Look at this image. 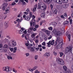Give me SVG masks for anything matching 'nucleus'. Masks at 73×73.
Returning <instances> with one entry per match:
<instances>
[{"instance_id": "f257e3e1", "label": "nucleus", "mask_w": 73, "mask_h": 73, "mask_svg": "<svg viewBox=\"0 0 73 73\" xmlns=\"http://www.w3.org/2000/svg\"><path fill=\"white\" fill-rule=\"evenodd\" d=\"M59 39H60V37H58L57 38L56 40V43L57 44V42H58L59 44V45H58V48H61L62 47V44H63V42H62V40H59Z\"/></svg>"}, {"instance_id": "f03ea898", "label": "nucleus", "mask_w": 73, "mask_h": 73, "mask_svg": "<svg viewBox=\"0 0 73 73\" xmlns=\"http://www.w3.org/2000/svg\"><path fill=\"white\" fill-rule=\"evenodd\" d=\"M56 62L58 64L61 65H65V62L62 59L58 58L56 59Z\"/></svg>"}, {"instance_id": "7ed1b4c3", "label": "nucleus", "mask_w": 73, "mask_h": 73, "mask_svg": "<svg viewBox=\"0 0 73 73\" xmlns=\"http://www.w3.org/2000/svg\"><path fill=\"white\" fill-rule=\"evenodd\" d=\"M54 44V40H52V41H49L48 43H47V44L48 45L47 46L48 47H50V45H53Z\"/></svg>"}, {"instance_id": "20e7f679", "label": "nucleus", "mask_w": 73, "mask_h": 73, "mask_svg": "<svg viewBox=\"0 0 73 73\" xmlns=\"http://www.w3.org/2000/svg\"><path fill=\"white\" fill-rule=\"evenodd\" d=\"M52 32L54 33V34H56L58 36H61V33L59 31L57 32L55 29H54L53 30Z\"/></svg>"}, {"instance_id": "39448f33", "label": "nucleus", "mask_w": 73, "mask_h": 73, "mask_svg": "<svg viewBox=\"0 0 73 73\" xmlns=\"http://www.w3.org/2000/svg\"><path fill=\"white\" fill-rule=\"evenodd\" d=\"M71 50H72V47L70 46H68L66 48V52L68 53V52H71Z\"/></svg>"}, {"instance_id": "423d86ee", "label": "nucleus", "mask_w": 73, "mask_h": 73, "mask_svg": "<svg viewBox=\"0 0 73 73\" xmlns=\"http://www.w3.org/2000/svg\"><path fill=\"white\" fill-rule=\"evenodd\" d=\"M46 9V6L44 4L42 5L41 8H40V10H42V11H45Z\"/></svg>"}, {"instance_id": "0eeeda50", "label": "nucleus", "mask_w": 73, "mask_h": 73, "mask_svg": "<svg viewBox=\"0 0 73 73\" xmlns=\"http://www.w3.org/2000/svg\"><path fill=\"white\" fill-rule=\"evenodd\" d=\"M54 1L59 4H62V0H54Z\"/></svg>"}, {"instance_id": "6e6552de", "label": "nucleus", "mask_w": 73, "mask_h": 73, "mask_svg": "<svg viewBox=\"0 0 73 73\" xmlns=\"http://www.w3.org/2000/svg\"><path fill=\"white\" fill-rule=\"evenodd\" d=\"M44 57H49V56H50V52H48L44 54Z\"/></svg>"}, {"instance_id": "1a4fd4ad", "label": "nucleus", "mask_w": 73, "mask_h": 73, "mask_svg": "<svg viewBox=\"0 0 73 73\" xmlns=\"http://www.w3.org/2000/svg\"><path fill=\"white\" fill-rule=\"evenodd\" d=\"M7 72H11V71L12 70V68L10 67L7 66Z\"/></svg>"}, {"instance_id": "9d476101", "label": "nucleus", "mask_w": 73, "mask_h": 73, "mask_svg": "<svg viewBox=\"0 0 73 73\" xmlns=\"http://www.w3.org/2000/svg\"><path fill=\"white\" fill-rule=\"evenodd\" d=\"M44 1L46 3H47L48 4H49L51 2L52 0H44Z\"/></svg>"}, {"instance_id": "9b49d317", "label": "nucleus", "mask_w": 73, "mask_h": 73, "mask_svg": "<svg viewBox=\"0 0 73 73\" xmlns=\"http://www.w3.org/2000/svg\"><path fill=\"white\" fill-rule=\"evenodd\" d=\"M66 36H68V38L69 39V41H70V36L71 35L70 34H69L68 35V33H66Z\"/></svg>"}, {"instance_id": "f8f14e48", "label": "nucleus", "mask_w": 73, "mask_h": 73, "mask_svg": "<svg viewBox=\"0 0 73 73\" xmlns=\"http://www.w3.org/2000/svg\"><path fill=\"white\" fill-rule=\"evenodd\" d=\"M31 17H30L29 16H27L25 18V20H27V21H29V20L31 19Z\"/></svg>"}, {"instance_id": "ddd939ff", "label": "nucleus", "mask_w": 73, "mask_h": 73, "mask_svg": "<svg viewBox=\"0 0 73 73\" xmlns=\"http://www.w3.org/2000/svg\"><path fill=\"white\" fill-rule=\"evenodd\" d=\"M12 45L13 46H16V43L14 40H13L12 42Z\"/></svg>"}, {"instance_id": "4468645a", "label": "nucleus", "mask_w": 73, "mask_h": 73, "mask_svg": "<svg viewBox=\"0 0 73 73\" xmlns=\"http://www.w3.org/2000/svg\"><path fill=\"white\" fill-rule=\"evenodd\" d=\"M35 21H33V22H31L30 24L31 27L33 25V26H35V25H36V23H35Z\"/></svg>"}, {"instance_id": "2eb2a0df", "label": "nucleus", "mask_w": 73, "mask_h": 73, "mask_svg": "<svg viewBox=\"0 0 73 73\" xmlns=\"http://www.w3.org/2000/svg\"><path fill=\"white\" fill-rule=\"evenodd\" d=\"M36 35H37V33H34L31 35V37L32 38H34V39H35V36H36Z\"/></svg>"}, {"instance_id": "dca6fc26", "label": "nucleus", "mask_w": 73, "mask_h": 73, "mask_svg": "<svg viewBox=\"0 0 73 73\" xmlns=\"http://www.w3.org/2000/svg\"><path fill=\"white\" fill-rule=\"evenodd\" d=\"M53 12L55 14H57V10L55 9H54L53 11Z\"/></svg>"}, {"instance_id": "f3484780", "label": "nucleus", "mask_w": 73, "mask_h": 73, "mask_svg": "<svg viewBox=\"0 0 73 73\" xmlns=\"http://www.w3.org/2000/svg\"><path fill=\"white\" fill-rule=\"evenodd\" d=\"M43 37L45 41H47V36L46 35H44Z\"/></svg>"}, {"instance_id": "a211bd4d", "label": "nucleus", "mask_w": 73, "mask_h": 73, "mask_svg": "<svg viewBox=\"0 0 73 73\" xmlns=\"http://www.w3.org/2000/svg\"><path fill=\"white\" fill-rule=\"evenodd\" d=\"M32 17L33 19L31 20V22H33V21H36V20L34 19H35V15H33Z\"/></svg>"}, {"instance_id": "6ab92c4d", "label": "nucleus", "mask_w": 73, "mask_h": 73, "mask_svg": "<svg viewBox=\"0 0 73 73\" xmlns=\"http://www.w3.org/2000/svg\"><path fill=\"white\" fill-rule=\"evenodd\" d=\"M22 37L23 38L25 37V38L26 40H28V38H27V35H25V34H23L22 36Z\"/></svg>"}, {"instance_id": "aec40b11", "label": "nucleus", "mask_w": 73, "mask_h": 73, "mask_svg": "<svg viewBox=\"0 0 73 73\" xmlns=\"http://www.w3.org/2000/svg\"><path fill=\"white\" fill-rule=\"evenodd\" d=\"M38 8H37L38 9H40L42 5H41L40 3H38Z\"/></svg>"}, {"instance_id": "412c9836", "label": "nucleus", "mask_w": 73, "mask_h": 73, "mask_svg": "<svg viewBox=\"0 0 73 73\" xmlns=\"http://www.w3.org/2000/svg\"><path fill=\"white\" fill-rule=\"evenodd\" d=\"M7 67H4L3 68V71H5L7 72Z\"/></svg>"}, {"instance_id": "4be33fe9", "label": "nucleus", "mask_w": 73, "mask_h": 73, "mask_svg": "<svg viewBox=\"0 0 73 73\" xmlns=\"http://www.w3.org/2000/svg\"><path fill=\"white\" fill-rule=\"evenodd\" d=\"M5 27L6 28H7L8 27V24L7 22H6L5 23Z\"/></svg>"}, {"instance_id": "5701e85b", "label": "nucleus", "mask_w": 73, "mask_h": 73, "mask_svg": "<svg viewBox=\"0 0 73 73\" xmlns=\"http://www.w3.org/2000/svg\"><path fill=\"white\" fill-rule=\"evenodd\" d=\"M45 32L46 33L47 35H49V34H50V31H49L47 30L45 31Z\"/></svg>"}, {"instance_id": "b1692460", "label": "nucleus", "mask_w": 73, "mask_h": 73, "mask_svg": "<svg viewBox=\"0 0 73 73\" xmlns=\"http://www.w3.org/2000/svg\"><path fill=\"white\" fill-rule=\"evenodd\" d=\"M63 69L64 70H65V71H66L67 69H68L67 67H66V66H63Z\"/></svg>"}, {"instance_id": "393cba45", "label": "nucleus", "mask_w": 73, "mask_h": 73, "mask_svg": "<svg viewBox=\"0 0 73 73\" xmlns=\"http://www.w3.org/2000/svg\"><path fill=\"white\" fill-rule=\"evenodd\" d=\"M45 13H42L41 14V17H42V18H43L44 17H45Z\"/></svg>"}, {"instance_id": "a878e982", "label": "nucleus", "mask_w": 73, "mask_h": 73, "mask_svg": "<svg viewBox=\"0 0 73 73\" xmlns=\"http://www.w3.org/2000/svg\"><path fill=\"white\" fill-rule=\"evenodd\" d=\"M30 51H31V53H33V52H35V49L31 47L30 49Z\"/></svg>"}, {"instance_id": "bb28decb", "label": "nucleus", "mask_w": 73, "mask_h": 73, "mask_svg": "<svg viewBox=\"0 0 73 73\" xmlns=\"http://www.w3.org/2000/svg\"><path fill=\"white\" fill-rule=\"evenodd\" d=\"M23 32H24V31H23L22 30H20V31H19L18 32V33L19 34H22L23 33Z\"/></svg>"}, {"instance_id": "cd10ccee", "label": "nucleus", "mask_w": 73, "mask_h": 73, "mask_svg": "<svg viewBox=\"0 0 73 73\" xmlns=\"http://www.w3.org/2000/svg\"><path fill=\"white\" fill-rule=\"evenodd\" d=\"M7 59H8V60H10H10H11V59H12V56H7Z\"/></svg>"}, {"instance_id": "c85d7f7f", "label": "nucleus", "mask_w": 73, "mask_h": 73, "mask_svg": "<svg viewBox=\"0 0 73 73\" xmlns=\"http://www.w3.org/2000/svg\"><path fill=\"white\" fill-rule=\"evenodd\" d=\"M4 48L5 49H7L8 48V46L7 44H5L4 45Z\"/></svg>"}, {"instance_id": "c756f323", "label": "nucleus", "mask_w": 73, "mask_h": 73, "mask_svg": "<svg viewBox=\"0 0 73 73\" xmlns=\"http://www.w3.org/2000/svg\"><path fill=\"white\" fill-rule=\"evenodd\" d=\"M14 50L13 51V53H16V50H17V48L16 47H15L14 48Z\"/></svg>"}, {"instance_id": "7c9ffc66", "label": "nucleus", "mask_w": 73, "mask_h": 73, "mask_svg": "<svg viewBox=\"0 0 73 73\" xmlns=\"http://www.w3.org/2000/svg\"><path fill=\"white\" fill-rule=\"evenodd\" d=\"M38 55H36L34 57V58L35 60H37L38 59Z\"/></svg>"}, {"instance_id": "2f4dec72", "label": "nucleus", "mask_w": 73, "mask_h": 73, "mask_svg": "<svg viewBox=\"0 0 73 73\" xmlns=\"http://www.w3.org/2000/svg\"><path fill=\"white\" fill-rule=\"evenodd\" d=\"M8 4L7 3H5L3 4V7H7Z\"/></svg>"}, {"instance_id": "473e14b6", "label": "nucleus", "mask_w": 73, "mask_h": 73, "mask_svg": "<svg viewBox=\"0 0 73 73\" xmlns=\"http://www.w3.org/2000/svg\"><path fill=\"white\" fill-rule=\"evenodd\" d=\"M37 68H38V67L37 66H35L33 68V70H36L37 69Z\"/></svg>"}, {"instance_id": "72a5a7b5", "label": "nucleus", "mask_w": 73, "mask_h": 73, "mask_svg": "<svg viewBox=\"0 0 73 73\" xmlns=\"http://www.w3.org/2000/svg\"><path fill=\"white\" fill-rule=\"evenodd\" d=\"M9 49L10 51H11V52H12L13 51V50H14V48L13 49V48H10Z\"/></svg>"}, {"instance_id": "f704fd0d", "label": "nucleus", "mask_w": 73, "mask_h": 73, "mask_svg": "<svg viewBox=\"0 0 73 73\" xmlns=\"http://www.w3.org/2000/svg\"><path fill=\"white\" fill-rule=\"evenodd\" d=\"M64 6L65 7H69V4L68 3H65L64 4Z\"/></svg>"}, {"instance_id": "c9c22d12", "label": "nucleus", "mask_w": 73, "mask_h": 73, "mask_svg": "<svg viewBox=\"0 0 73 73\" xmlns=\"http://www.w3.org/2000/svg\"><path fill=\"white\" fill-rule=\"evenodd\" d=\"M60 57H62L63 56V54H64V53L62 52H60Z\"/></svg>"}, {"instance_id": "e433bc0d", "label": "nucleus", "mask_w": 73, "mask_h": 73, "mask_svg": "<svg viewBox=\"0 0 73 73\" xmlns=\"http://www.w3.org/2000/svg\"><path fill=\"white\" fill-rule=\"evenodd\" d=\"M24 0H20V1H21V2H22L23 4H25V2H24Z\"/></svg>"}, {"instance_id": "4c0bfd02", "label": "nucleus", "mask_w": 73, "mask_h": 73, "mask_svg": "<svg viewBox=\"0 0 73 73\" xmlns=\"http://www.w3.org/2000/svg\"><path fill=\"white\" fill-rule=\"evenodd\" d=\"M13 71L15 73H17V70H15V69L14 68H13Z\"/></svg>"}, {"instance_id": "58836bf2", "label": "nucleus", "mask_w": 73, "mask_h": 73, "mask_svg": "<svg viewBox=\"0 0 73 73\" xmlns=\"http://www.w3.org/2000/svg\"><path fill=\"white\" fill-rule=\"evenodd\" d=\"M30 14V17H31L32 16V12H29Z\"/></svg>"}, {"instance_id": "ea45409f", "label": "nucleus", "mask_w": 73, "mask_h": 73, "mask_svg": "<svg viewBox=\"0 0 73 73\" xmlns=\"http://www.w3.org/2000/svg\"><path fill=\"white\" fill-rule=\"evenodd\" d=\"M27 32V33H31V31L29 29H28Z\"/></svg>"}, {"instance_id": "a19ab883", "label": "nucleus", "mask_w": 73, "mask_h": 73, "mask_svg": "<svg viewBox=\"0 0 73 73\" xmlns=\"http://www.w3.org/2000/svg\"><path fill=\"white\" fill-rule=\"evenodd\" d=\"M64 3H68V0H63Z\"/></svg>"}, {"instance_id": "79ce46f5", "label": "nucleus", "mask_w": 73, "mask_h": 73, "mask_svg": "<svg viewBox=\"0 0 73 73\" xmlns=\"http://www.w3.org/2000/svg\"><path fill=\"white\" fill-rule=\"evenodd\" d=\"M48 29L49 30H50V31H52L53 28H52V27H48Z\"/></svg>"}, {"instance_id": "37998d69", "label": "nucleus", "mask_w": 73, "mask_h": 73, "mask_svg": "<svg viewBox=\"0 0 73 73\" xmlns=\"http://www.w3.org/2000/svg\"><path fill=\"white\" fill-rule=\"evenodd\" d=\"M46 44V43H45V42H43L42 44V45H43V46H45V44Z\"/></svg>"}, {"instance_id": "c03bdc74", "label": "nucleus", "mask_w": 73, "mask_h": 73, "mask_svg": "<svg viewBox=\"0 0 73 73\" xmlns=\"http://www.w3.org/2000/svg\"><path fill=\"white\" fill-rule=\"evenodd\" d=\"M65 73H72V72H71L70 70H68V71H66Z\"/></svg>"}, {"instance_id": "a18cd8bd", "label": "nucleus", "mask_w": 73, "mask_h": 73, "mask_svg": "<svg viewBox=\"0 0 73 73\" xmlns=\"http://www.w3.org/2000/svg\"><path fill=\"white\" fill-rule=\"evenodd\" d=\"M64 24H69V22L67 21H65L64 22Z\"/></svg>"}, {"instance_id": "49530a36", "label": "nucleus", "mask_w": 73, "mask_h": 73, "mask_svg": "<svg viewBox=\"0 0 73 73\" xmlns=\"http://www.w3.org/2000/svg\"><path fill=\"white\" fill-rule=\"evenodd\" d=\"M35 73H40V72L38 71V70H36L35 72Z\"/></svg>"}, {"instance_id": "de8ad7c7", "label": "nucleus", "mask_w": 73, "mask_h": 73, "mask_svg": "<svg viewBox=\"0 0 73 73\" xmlns=\"http://www.w3.org/2000/svg\"><path fill=\"white\" fill-rule=\"evenodd\" d=\"M44 22H45V21H41L40 23V25H42V23H44Z\"/></svg>"}, {"instance_id": "09e8293b", "label": "nucleus", "mask_w": 73, "mask_h": 73, "mask_svg": "<svg viewBox=\"0 0 73 73\" xmlns=\"http://www.w3.org/2000/svg\"><path fill=\"white\" fill-rule=\"evenodd\" d=\"M38 27H39V26L38 25H35V28H38Z\"/></svg>"}, {"instance_id": "8fccbe9b", "label": "nucleus", "mask_w": 73, "mask_h": 73, "mask_svg": "<svg viewBox=\"0 0 73 73\" xmlns=\"http://www.w3.org/2000/svg\"><path fill=\"white\" fill-rule=\"evenodd\" d=\"M31 48H32L31 46H28L27 47V48L28 49H29V50H31Z\"/></svg>"}, {"instance_id": "3c124183", "label": "nucleus", "mask_w": 73, "mask_h": 73, "mask_svg": "<svg viewBox=\"0 0 73 73\" xmlns=\"http://www.w3.org/2000/svg\"><path fill=\"white\" fill-rule=\"evenodd\" d=\"M25 55H26V57H28V56H29V53H26L25 54Z\"/></svg>"}, {"instance_id": "603ef678", "label": "nucleus", "mask_w": 73, "mask_h": 73, "mask_svg": "<svg viewBox=\"0 0 73 73\" xmlns=\"http://www.w3.org/2000/svg\"><path fill=\"white\" fill-rule=\"evenodd\" d=\"M50 7H51V9H52L53 8V5L51 4L50 5Z\"/></svg>"}, {"instance_id": "864d4df0", "label": "nucleus", "mask_w": 73, "mask_h": 73, "mask_svg": "<svg viewBox=\"0 0 73 73\" xmlns=\"http://www.w3.org/2000/svg\"><path fill=\"white\" fill-rule=\"evenodd\" d=\"M52 35H50L49 37L48 38V40H50V39L52 38Z\"/></svg>"}, {"instance_id": "5fc2aeb1", "label": "nucleus", "mask_w": 73, "mask_h": 73, "mask_svg": "<svg viewBox=\"0 0 73 73\" xmlns=\"http://www.w3.org/2000/svg\"><path fill=\"white\" fill-rule=\"evenodd\" d=\"M60 17L61 18H62V19H65V17H64V15H62L60 16Z\"/></svg>"}, {"instance_id": "6e6d98bb", "label": "nucleus", "mask_w": 73, "mask_h": 73, "mask_svg": "<svg viewBox=\"0 0 73 73\" xmlns=\"http://www.w3.org/2000/svg\"><path fill=\"white\" fill-rule=\"evenodd\" d=\"M36 8H36V7H35L33 8V12H35V11H36Z\"/></svg>"}, {"instance_id": "4d7b16f0", "label": "nucleus", "mask_w": 73, "mask_h": 73, "mask_svg": "<svg viewBox=\"0 0 73 73\" xmlns=\"http://www.w3.org/2000/svg\"><path fill=\"white\" fill-rule=\"evenodd\" d=\"M29 71H30V72H33V69H29Z\"/></svg>"}, {"instance_id": "13d9d810", "label": "nucleus", "mask_w": 73, "mask_h": 73, "mask_svg": "<svg viewBox=\"0 0 73 73\" xmlns=\"http://www.w3.org/2000/svg\"><path fill=\"white\" fill-rule=\"evenodd\" d=\"M53 53H54V56H57V53L56 52H55L54 51L53 52Z\"/></svg>"}, {"instance_id": "bf43d9fd", "label": "nucleus", "mask_w": 73, "mask_h": 73, "mask_svg": "<svg viewBox=\"0 0 73 73\" xmlns=\"http://www.w3.org/2000/svg\"><path fill=\"white\" fill-rule=\"evenodd\" d=\"M9 11V8H7L6 9V12H8Z\"/></svg>"}, {"instance_id": "052dcab7", "label": "nucleus", "mask_w": 73, "mask_h": 73, "mask_svg": "<svg viewBox=\"0 0 73 73\" xmlns=\"http://www.w3.org/2000/svg\"><path fill=\"white\" fill-rule=\"evenodd\" d=\"M15 4H16V3L15 2H13L12 3V5H15Z\"/></svg>"}, {"instance_id": "680f3d73", "label": "nucleus", "mask_w": 73, "mask_h": 73, "mask_svg": "<svg viewBox=\"0 0 73 73\" xmlns=\"http://www.w3.org/2000/svg\"><path fill=\"white\" fill-rule=\"evenodd\" d=\"M70 24H72V19H70Z\"/></svg>"}, {"instance_id": "e2e57ef3", "label": "nucleus", "mask_w": 73, "mask_h": 73, "mask_svg": "<svg viewBox=\"0 0 73 73\" xmlns=\"http://www.w3.org/2000/svg\"><path fill=\"white\" fill-rule=\"evenodd\" d=\"M26 11L27 12H29L30 11H29V9H27L26 10Z\"/></svg>"}, {"instance_id": "0e129e2a", "label": "nucleus", "mask_w": 73, "mask_h": 73, "mask_svg": "<svg viewBox=\"0 0 73 73\" xmlns=\"http://www.w3.org/2000/svg\"><path fill=\"white\" fill-rule=\"evenodd\" d=\"M3 47V44H0V48H1Z\"/></svg>"}, {"instance_id": "69168bd1", "label": "nucleus", "mask_w": 73, "mask_h": 73, "mask_svg": "<svg viewBox=\"0 0 73 73\" xmlns=\"http://www.w3.org/2000/svg\"><path fill=\"white\" fill-rule=\"evenodd\" d=\"M30 29L31 31H32L33 29V27H30L29 28V29Z\"/></svg>"}, {"instance_id": "338daca9", "label": "nucleus", "mask_w": 73, "mask_h": 73, "mask_svg": "<svg viewBox=\"0 0 73 73\" xmlns=\"http://www.w3.org/2000/svg\"><path fill=\"white\" fill-rule=\"evenodd\" d=\"M25 29H24V28L22 27V28H21V30H22V31H24V30H25Z\"/></svg>"}, {"instance_id": "774afa93", "label": "nucleus", "mask_w": 73, "mask_h": 73, "mask_svg": "<svg viewBox=\"0 0 73 73\" xmlns=\"http://www.w3.org/2000/svg\"><path fill=\"white\" fill-rule=\"evenodd\" d=\"M64 16L65 17H66V16H67V14H66V13H64Z\"/></svg>"}]
</instances>
